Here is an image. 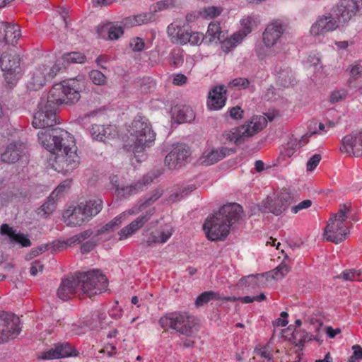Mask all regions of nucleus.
Returning a JSON list of instances; mask_svg holds the SVG:
<instances>
[{
	"mask_svg": "<svg viewBox=\"0 0 362 362\" xmlns=\"http://www.w3.org/2000/svg\"><path fill=\"white\" fill-rule=\"evenodd\" d=\"M81 86L74 78L54 84L46 97H42L38 104V111L34 115L33 126L42 131L56 129V107L61 104H74L81 98Z\"/></svg>",
	"mask_w": 362,
	"mask_h": 362,
	"instance_id": "obj_1",
	"label": "nucleus"
},
{
	"mask_svg": "<svg viewBox=\"0 0 362 362\" xmlns=\"http://www.w3.org/2000/svg\"><path fill=\"white\" fill-rule=\"evenodd\" d=\"M38 140L54 157L52 168L57 172L66 174L76 169L80 163L74 136L62 129L42 131L37 134Z\"/></svg>",
	"mask_w": 362,
	"mask_h": 362,
	"instance_id": "obj_2",
	"label": "nucleus"
},
{
	"mask_svg": "<svg viewBox=\"0 0 362 362\" xmlns=\"http://www.w3.org/2000/svg\"><path fill=\"white\" fill-rule=\"evenodd\" d=\"M243 216V208L236 203L223 206L218 212L209 216L203 229L211 241H222L228 236L230 227Z\"/></svg>",
	"mask_w": 362,
	"mask_h": 362,
	"instance_id": "obj_3",
	"label": "nucleus"
},
{
	"mask_svg": "<svg viewBox=\"0 0 362 362\" xmlns=\"http://www.w3.org/2000/svg\"><path fill=\"white\" fill-rule=\"evenodd\" d=\"M158 322L163 329H173L188 337H194L199 329L198 320L187 312L170 313L160 317Z\"/></svg>",
	"mask_w": 362,
	"mask_h": 362,
	"instance_id": "obj_4",
	"label": "nucleus"
},
{
	"mask_svg": "<svg viewBox=\"0 0 362 362\" xmlns=\"http://www.w3.org/2000/svg\"><path fill=\"white\" fill-rule=\"evenodd\" d=\"M129 132L132 141L131 148L134 153L142 152L151 146L156 139V133L148 120L139 115L133 120Z\"/></svg>",
	"mask_w": 362,
	"mask_h": 362,
	"instance_id": "obj_5",
	"label": "nucleus"
},
{
	"mask_svg": "<svg viewBox=\"0 0 362 362\" xmlns=\"http://www.w3.org/2000/svg\"><path fill=\"white\" fill-rule=\"evenodd\" d=\"M76 274L79 290L90 297L101 293L107 288V279L99 269Z\"/></svg>",
	"mask_w": 362,
	"mask_h": 362,
	"instance_id": "obj_6",
	"label": "nucleus"
},
{
	"mask_svg": "<svg viewBox=\"0 0 362 362\" xmlns=\"http://www.w3.org/2000/svg\"><path fill=\"white\" fill-rule=\"evenodd\" d=\"M267 121L263 116H254L245 124L226 133V140L235 144H241L246 139L254 136L262 130L267 125Z\"/></svg>",
	"mask_w": 362,
	"mask_h": 362,
	"instance_id": "obj_7",
	"label": "nucleus"
},
{
	"mask_svg": "<svg viewBox=\"0 0 362 362\" xmlns=\"http://www.w3.org/2000/svg\"><path fill=\"white\" fill-rule=\"evenodd\" d=\"M60 69L59 61L38 66L30 74L27 81L28 89L33 91L40 90L48 80L53 78Z\"/></svg>",
	"mask_w": 362,
	"mask_h": 362,
	"instance_id": "obj_8",
	"label": "nucleus"
},
{
	"mask_svg": "<svg viewBox=\"0 0 362 362\" xmlns=\"http://www.w3.org/2000/svg\"><path fill=\"white\" fill-rule=\"evenodd\" d=\"M21 59L14 52H4L0 57V67L4 72L5 79L8 83H13L21 74Z\"/></svg>",
	"mask_w": 362,
	"mask_h": 362,
	"instance_id": "obj_9",
	"label": "nucleus"
},
{
	"mask_svg": "<svg viewBox=\"0 0 362 362\" xmlns=\"http://www.w3.org/2000/svg\"><path fill=\"white\" fill-rule=\"evenodd\" d=\"M19 317L12 313L0 312V344L16 338L21 332Z\"/></svg>",
	"mask_w": 362,
	"mask_h": 362,
	"instance_id": "obj_10",
	"label": "nucleus"
},
{
	"mask_svg": "<svg viewBox=\"0 0 362 362\" xmlns=\"http://www.w3.org/2000/svg\"><path fill=\"white\" fill-rule=\"evenodd\" d=\"M349 235V230L345 223L328 220L324 230V238L329 242L338 244L346 240Z\"/></svg>",
	"mask_w": 362,
	"mask_h": 362,
	"instance_id": "obj_11",
	"label": "nucleus"
},
{
	"mask_svg": "<svg viewBox=\"0 0 362 362\" xmlns=\"http://www.w3.org/2000/svg\"><path fill=\"white\" fill-rule=\"evenodd\" d=\"M78 351L69 342L57 343L47 351L41 352L38 358L42 360H52L62 358L77 356Z\"/></svg>",
	"mask_w": 362,
	"mask_h": 362,
	"instance_id": "obj_12",
	"label": "nucleus"
},
{
	"mask_svg": "<svg viewBox=\"0 0 362 362\" xmlns=\"http://www.w3.org/2000/svg\"><path fill=\"white\" fill-rule=\"evenodd\" d=\"M242 29L238 32L231 35L230 38L225 40L223 43V49L226 52L230 51L231 48L236 47L242 40L249 33H251L252 29L256 26V21L252 16H247L240 21Z\"/></svg>",
	"mask_w": 362,
	"mask_h": 362,
	"instance_id": "obj_13",
	"label": "nucleus"
},
{
	"mask_svg": "<svg viewBox=\"0 0 362 362\" xmlns=\"http://www.w3.org/2000/svg\"><path fill=\"white\" fill-rule=\"evenodd\" d=\"M316 122H312L308 126V132L301 136L300 139L291 137L286 144L283 146L281 152L285 156L291 157L300 148L304 146L309 141V138L317 134L316 131Z\"/></svg>",
	"mask_w": 362,
	"mask_h": 362,
	"instance_id": "obj_14",
	"label": "nucleus"
},
{
	"mask_svg": "<svg viewBox=\"0 0 362 362\" xmlns=\"http://www.w3.org/2000/svg\"><path fill=\"white\" fill-rule=\"evenodd\" d=\"M338 26L336 18L331 14L322 15L311 25L310 32L315 37L324 36L327 33L335 30Z\"/></svg>",
	"mask_w": 362,
	"mask_h": 362,
	"instance_id": "obj_15",
	"label": "nucleus"
},
{
	"mask_svg": "<svg viewBox=\"0 0 362 362\" xmlns=\"http://www.w3.org/2000/svg\"><path fill=\"white\" fill-rule=\"evenodd\" d=\"M191 153L189 146L180 144L175 146L165 158V163L169 169H175L187 160Z\"/></svg>",
	"mask_w": 362,
	"mask_h": 362,
	"instance_id": "obj_16",
	"label": "nucleus"
},
{
	"mask_svg": "<svg viewBox=\"0 0 362 362\" xmlns=\"http://www.w3.org/2000/svg\"><path fill=\"white\" fill-rule=\"evenodd\" d=\"M341 151L359 157L362 156V132H354L341 140Z\"/></svg>",
	"mask_w": 362,
	"mask_h": 362,
	"instance_id": "obj_17",
	"label": "nucleus"
},
{
	"mask_svg": "<svg viewBox=\"0 0 362 362\" xmlns=\"http://www.w3.org/2000/svg\"><path fill=\"white\" fill-rule=\"evenodd\" d=\"M286 30V25L279 20L269 23L263 33V42L267 47H274Z\"/></svg>",
	"mask_w": 362,
	"mask_h": 362,
	"instance_id": "obj_18",
	"label": "nucleus"
},
{
	"mask_svg": "<svg viewBox=\"0 0 362 362\" xmlns=\"http://www.w3.org/2000/svg\"><path fill=\"white\" fill-rule=\"evenodd\" d=\"M362 11L357 0H341L336 10V15L339 21H349L358 12Z\"/></svg>",
	"mask_w": 362,
	"mask_h": 362,
	"instance_id": "obj_19",
	"label": "nucleus"
},
{
	"mask_svg": "<svg viewBox=\"0 0 362 362\" xmlns=\"http://www.w3.org/2000/svg\"><path fill=\"white\" fill-rule=\"evenodd\" d=\"M155 212V209L152 208L148 210L145 214L139 216L136 219L130 223L128 226L124 227L119 232V240L127 239L132 235L139 229H140L147 221L150 220Z\"/></svg>",
	"mask_w": 362,
	"mask_h": 362,
	"instance_id": "obj_20",
	"label": "nucleus"
},
{
	"mask_svg": "<svg viewBox=\"0 0 362 362\" xmlns=\"http://www.w3.org/2000/svg\"><path fill=\"white\" fill-rule=\"evenodd\" d=\"M79 291L76 274H75L62 281L57 294L62 300H67Z\"/></svg>",
	"mask_w": 362,
	"mask_h": 362,
	"instance_id": "obj_21",
	"label": "nucleus"
},
{
	"mask_svg": "<svg viewBox=\"0 0 362 362\" xmlns=\"http://www.w3.org/2000/svg\"><path fill=\"white\" fill-rule=\"evenodd\" d=\"M21 36L18 25L13 23L0 21V42L6 44H14Z\"/></svg>",
	"mask_w": 362,
	"mask_h": 362,
	"instance_id": "obj_22",
	"label": "nucleus"
},
{
	"mask_svg": "<svg viewBox=\"0 0 362 362\" xmlns=\"http://www.w3.org/2000/svg\"><path fill=\"white\" fill-rule=\"evenodd\" d=\"M163 189L161 188H156L153 189L149 194L146 195L142 199H140L136 204L127 211L130 215L136 214L145 209L151 206L163 195Z\"/></svg>",
	"mask_w": 362,
	"mask_h": 362,
	"instance_id": "obj_23",
	"label": "nucleus"
},
{
	"mask_svg": "<svg viewBox=\"0 0 362 362\" xmlns=\"http://www.w3.org/2000/svg\"><path fill=\"white\" fill-rule=\"evenodd\" d=\"M233 152L232 149L226 147H222L218 150L205 151L199 158V162L205 166L211 165Z\"/></svg>",
	"mask_w": 362,
	"mask_h": 362,
	"instance_id": "obj_24",
	"label": "nucleus"
},
{
	"mask_svg": "<svg viewBox=\"0 0 362 362\" xmlns=\"http://www.w3.org/2000/svg\"><path fill=\"white\" fill-rule=\"evenodd\" d=\"M63 218L68 226H81L88 220L83 214L78 204L74 208H69L63 213Z\"/></svg>",
	"mask_w": 362,
	"mask_h": 362,
	"instance_id": "obj_25",
	"label": "nucleus"
},
{
	"mask_svg": "<svg viewBox=\"0 0 362 362\" xmlns=\"http://www.w3.org/2000/svg\"><path fill=\"white\" fill-rule=\"evenodd\" d=\"M153 179L151 176H144L137 182L126 187L117 186V194L120 197H127L131 195L136 194L144 190V188L151 184Z\"/></svg>",
	"mask_w": 362,
	"mask_h": 362,
	"instance_id": "obj_26",
	"label": "nucleus"
},
{
	"mask_svg": "<svg viewBox=\"0 0 362 362\" xmlns=\"http://www.w3.org/2000/svg\"><path fill=\"white\" fill-rule=\"evenodd\" d=\"M226 93V90L223 86H218L212 88L209 91L207 100L209 109L218 110L222 108L226 104V98L224 95Z\"/></svg>",
	"mask_w": 362,
	"mask_h": 362,
	"instance_id": "obj_27",
	"label": "nucleus"
},
{
	"mask_svg": "<svg viewBox=\"0 0 362 362\" xmlns=\"http://www.w3.org/2000/svg\"><path fill=\"white\" fill-rule=\"evenodd\" d=\"M97 31L100 37L110 40L119 39L124 33L123 27L113 23L99 25Z\"/></svg>",
	"mask_w": 362,
	"mask_h": 362,
	"instance_id": "obj_28",
	"label": "nucleus"
},
{
	"mask_svg": "<svg viewBox=\"0 0 362 362\" xmlns=\"http://www.w3.org/2000/svg\"><path fill=\"white\" fill-rule=\"evenodd\" d=\"M172 235V228L151 232L146 240H142L141 245L144 247H151L156 244L165 243Z\"/></svg>",
	"mask_w": 362,
	"mask_h": 362,
	"instance_id": "obj_29",
	"label": "nucleus"
},
{
	"mask_svg": "<svg viewBox=\"0 0 362 362\" xmlns=\"http://www.w3.org/2000/svg\"><path fill=\"white\" fill-rule=\"evenodd\" d=\"M286 208L279 197L272 199L267 197L259 205V210L262 213H272L276 216L280 215Z\"/></svg>",
	"mask_w": 362,
	"mask_h": 362,
	"instance_id": "obj_30",
	"label": "nucleus"
},
{
	"mask_svg": "<svg viewBox=\"0 0 362 362\" xmlns=\"http://www.w3.org/2000/svg\"><path fill=\"white\" fill-rule=\"evenodd\" d=\"M25 146L23 144H11L6 151L1 153V160L4 163H12L18 160L25 151Z\"/></svg>",
	"mask_w": 362,
	"mask_h": 362,
	"instance_id": "obj_31",
	"label": "nucleus"
},
{
	"mask_svg": "<svg viewBox=\"0 0 362 362\" xmlns=\"http://www.w3.org/2000/svg\"><path fill=\"white\" fill-rule=\"evenodd\" d=\"M78 206H80L83 214L89 221L102 210L103 202L100 199H93L82 202L78 204Z\"/></svg>",
	"mask_w": 362,
	"mask_h": 362,
	"instance_id": "obj_32",
	"label": "nucleus"
},
{
	"mask_svg": "<svg viewBox=\"0 0 362 362\" xmlns=\"http://www.w3.org/2000/svg\"><path fill=\"white\" fill-rule=\"evenodd\" d=\"M153 20L154 15L152 13H145L127 17L124 19L123 23L127 27H133L147 24Z\"/></svg>",
	"mask_w": 362,
	"mask_h": 362,
	"instance_id": "obj_33",
	"label": "nucleus"
},
{
	"mask_svg": "<svg viewBox=\"0 0 362 362\" xmlns=\"http://www.w3.org/2000/svg\"><path fill=\"white\" fill-rule=\"evenodd\" d=\"M277 74V83L279 86L286 88L294 85L296 79L291 69L288 67H280L276 69Z\"/></svg>",
	"mask_w": 362,
	"mask_h": 362,
	"instance_id": "obj_34",
	"label": "nucleus"
},
{
	"mask_svg": "<svg viewBox=\"0 0 362 362\" xmlns=\"http://www.w3.org/2000/svg\"><path fill=\"white\" fill-rule=\"evenodd\" d=\"M113 127L110 125L93 124L90 130L92 137L98 141H103L113 134Z\"/></svg>",
	"mask_w": 362,
	"mask_h": 362,
	"instance_id": "obj_35",
	"label": "nucleus"
},
{
	"mask_svg": "<svg viewBox=\"0 0 362 362\" xmlns=\"http://www.w3.org/2000/svg\"><path fill=\"white\" fill-rule=\"evenodd\" d=\"M54 195L55 192H52L45 203L37 209V214L39 216L46 217L52 214L56 209V201L54 199L56 197Z\"/></svg>",
	"mask_w": 362,
	"mask_h": 362,
	"instance_id": "obj_36",
	"label": "nucleus"
},
{
	"mask_svg": "<svg viewBox=\"0 0 362 362\" xmlns=\"http://www.w3.org/2000/svg\"><path fill=\"white\" fill-rule=\"evenodd\" d=\"M93 235L91 229L83 230L66 239L64 243L67 247H71L77 244H83L86 240L89 239Z\"/></svg>",
	"mask_w": 362,
	"mask_h": 362,
	"instance_id": "obj_37",
	"label": "nucleus"
},
{
	"mask_svg": "<svg viewBox=\"0 0 362 362\" xmlns=\"http://www.w3.org/2000/svg\"><path fill=\"white\" fill-rule=\"evenodd\" d=\"M221 27L218 23L212 22L209 23L208 30L205 35V39H208V42L211 43L221 40Z\"/></svg>",
	"mask_w": 362,
	"mask_h": 362,
	"instance_id": "obj_38",
	"label": "nucleus"
},
{
	"mask_svg": "<svg viewBox=\"0 0 362 362\" xmlns=\"http://www.w3.org/2000/svg\"><path fill=\"white\" fill-rule=\"evenodd\" d=\"M213 299L220 300L221 296L218 293L212 291H205L197 296L194 304L197 307H202Z\"/></svg>",
	"mask_w": 362,
	"mask_h": 362,
	"instance_id": "obj_39",
	"label": "nucleus"
},
{
	"mask_svg": "<svg viewBox=\"0 0 362 362\" xmlns=\"http://www.w3.org/2000/svg\"><path fill=\"white\" fill-rule=\"evenodd\" d=\"M338 279H341L344 281H362V270H356L354 269H346L343 271L339 276Z\"/></svg>",
	"mask_w": 362,
	"mask_h": 362,
	"instance_id": "obj_40",
	"label": "nucleus"
},
{
	"mask_svg": "<svg viewBox=\"0 0 362 362\" xmlns=\"http://www.w3.org/2000/svg\"><path fill=\"white\" fill-rule=\"evenodd\" d=\"M16 230L6 223H4L0 227V234L6 237V240L9 244H15V240L17 235Z\"/></svg>",
	"mask_w": 362,
	"mask_h": 362,
	"instance_id": "obj_41",
	"label": "nucleus"
},
{
	"mask_svg": "<svg viewBox=\"0 0 362 362\" xmlns=\"http://www.w3.org/2000/svg\"><path fill=\"white\" fill-rule=\"evenodd\" d=\"M99 242V237L96 236L95 234H93L81 245V252L82 254L89 253L97 246Z\"/></svg>",
	"mask_w": 362,
	"mask_h": 362,
	"instance_id": "obj_42",
	"label": "nucleus"
},
{
	"mask_svg": "<svg viewBox=\"0 0 362 362\" xmlns=\"http://www.w3.org/2000/svg\"><path fill=\"white\" fill-rule=\"evenodd\" d=\"M290 271V267L284 262L270 272L272 277L276 280L283 279Z\"/></svg>",
	"mask_w": 362,
	"mask_h": 362,
	"instance_id": "obj_43",
	"label": "nucleus"
},
{
	"mask_svg": "<svg viewBox=\"0 0 362 362\" xmlns=\"http://www.w3.org/2000/svg\"><path fill=\"white\" fill-rule=\"evenodd\" d=\"M349 209L350 206H348L346 204H341L338 212L332 214L329 218V220L345 223L348 218V212L349 211Z\"/></svg>",
	"mask_w": 362,
	"mask_h": 362,
	"instance_id": "obj_44",
	"label": "nucleus"
},
{
	"mask_svg": "<svg viewBox=\"0 0 362 362\" xmlns=\"http://www.w3.org/2000/svg\"><path fill=\"white\" fill-rule=\"evenodd\" d=\"M63 59L68 63H83L86 60L85 55L80 52H70L63 55Z\"/></svg>",
	"mask_w": 362,
	"mask_h": 362,
	"instance_id": "obj_45",
	"label": "nucleus"
},
{
	"mask_svg": "<svg viewBox=\"0 0 362 362\" xmlns=\"http://www.w3.org/2000/svg\"><path fill=\"white\" fill-rule=\"evenodd\" d=\"M221 9L216 6H209L202 8L199 14L204 18H213L221 14Z\"/></svg>",
	"mask_w": 362,
	"mask_h": 362,
	"instance_id": "obj_46",
	"label": "nucleus"
},
{
	"mask_svg": "<svg viewBox=\"0 0 362 362\" xmlns=\"http://www.w3.org/2000/svg\"><path fill=\"white\" fill-rule=\"evenodd\" d=\"M137 86L140 88L141 92L147 93L155 88L154 81L149 77L143 78L138 80Z\"/></svg>",
	"mask_w": 362,
	"mask_h": 362,
	"instance_id": "obj_47",
	"label": "nucleus"
},
{
	"mask_svg": "<svg viewBox=\"0 0 362 362\" xmlns=\"http://www.w3.org/2000/svg\"><path fill=\"white\" fill-rule=\"evenodd\" d=\"M188 37H187V43H189L191 45H200L202 42L206 40L205 36L199 32H188Z\"/></svg>",
	"mask_w": 362,
	"mask_h": 362,
	"instance_id": "obj_48",
	"label": "nucleus"
},
{
	"mask_svg": "<svg viewBox=\"0 0 362 362\" xmlns=\"http://www.w3.org/2000/svg\"><path fill=\"white\" fill-rule=\"evenodd\" d=\"M89 77L92 82L98 86L104 85L106 82L105 76L98 70H92L89 73Z\"/></svg>",
	"mask_w": 362,
	"mask_h": 362,
	"instance_id": "obj_49",
	"label": "nucleus"
},
{
	"mask_svg": "<svg viewBox=\"0 0 362 362\" xmlns=\"http://www.w3.org/2000/svg\"><path fill=\"white\" fill-rule=\"evenodd\" d=\"M262 274H251L240 279L239 284L243 286H257L259 278H262Z\"/></svg>",
	"mask_w": 362,
	"mask_h": 362,
	"instance_id": "obj_50",
	"label": "nucleus"
},
{
	"mask_svg": "<svg viewBox=\"0 0 362 362\" xmlns=\"http://www.w3.org/2000/svg\"><path fill=\"white\" fill-rule=\"evenodd\" d=\"M347 95V90L345 89L334 90L331 93L329 101L331 103L334 104L345 99Z\"/></svg>",
	"mask_w": 362,
	"mask_h": 362,
	"instance_id": "obj_51",
	"label": "nucleus"
},
{
	"mask_svg": "<svg viewBox=\"0 0 362 362\" xmlns=\"http://www.w3.org/2000/svg\"><path fill=\"white\" fill-rule=\"evenodd\" d=\"M228 85L239 89H246L250 85V81L247 78H236L232 80Z\"/></svg>",
	"mask_w": 362,
	"mask_h": 362,
	"instance_id": "obj_52",
	"label": "nucleus"
},
{
	"mask_svg": "<svg viewBox=\"0 0 362 362\" xmlns=\"http://www.w3.org/2000/svg\"><path fill=\"white\" fill-rule=\"evenodd\" d=\"M187 36H188V32L187 31L185 32L180 27V28L178 30V32H177V37H174L171 42L173 43L180 44V45H186L187 44V37H188Z\"/></svg>",
	"mask_w": 362,
	"mask_h": 362,
	"instance_id": "obj_53",
	"label": "nucleus"
},
{
	"mask_svg": "<svg viewBox=\"0 0 362 362\" xmlns=\"http://www.w3.org/2000/svg\"><path fill=\"white\" fill-rule=\"evenodd\" d=\"M238 299L240 301H241L243 303H250L254 301H258V302L262 301L266 299V296L264 295V293H261L258 296H244V297H238Z\"/></svg>",
	"mask_w": 362,
	"mask_h": 362,
	"instance_id": "obj_54",
	"label": "nucleus"
},
{
	"mask_svg": "<svg viewBox=\"0 0 362 362\" xmlns=\"http://www.w3.org/2000/svg\"><path fill=\"white\" fill-rule=\"evenodd\" d=\"M15 244H19L21 247H27L31 245V242L27 235L18 233L15 240Z\"/></svg>",
	"mask_w": 362,
	"mask_h": 362,
	"instance_id": "obj_55",
	"label": "nucleus"
},
{
	"mask_svg": "<svg viewBox=\"0 0 362 362\" xmlns=\"http://www.w3.org/2000/svg\"><path fill=\"white\" fill-rule=\"evenodd\" d=\"M321 160L320 154L313 155L307 162L306 168L308 171H313L319 164Z\"/></svg>",
	"mask_w": 362,
	"mask_h": 362,
	"instance_id": "obj_56",
	"label": "nucleus"
},
{
	"mask_svg": "<svg viewBox=\"0 0 362 362\" xmlns=\"http://www.w3.org/2000/svg\"><path fill=\"white\" fill-rule=\"evenodd\" d=\"M312 205V201L310 199L304 200L300 203H298L297 205L293 206L291 207V212L293 214H297L298 211L303 209H308Z\"/></svg>",
	"mask_w": 362,
	"mask_h": 362,
	"instance_id": "obj_57",
	"label": "nucleus"
},
{
	"mask_svg": "<svg viewBox=\"0 0 362 362\" xmlns=\"http://www.w3.org/2000/svg\"><path fill=\"white\" fill-rule=\"evenodd\" d=\"M130 47L134 52H141L144 47V42L141 38L135 37L130 42Z\"/></svg>",
	"mask_w": 362,
	"mask_h": 362,
	"instance_id": "obj_58",
	"label": "nucleus"
},
{
	"mask_svg": "<svg viewBox=\"0 0 362 362\" xmlns=\"http://www.w3.org/2000/svg\"><path fill=\"white\" fill-rule=\"evenodd\" d=\"M278 197H279L280 199H281L284 205H285V207L286 209L293 202V197L287 191H284L281 192V194Z\"/></svg>",
	"mask_w": 362,
	"mask_h": 362,
	"instance_id": "obj_59",
	"label": "nucleus"
},
{
	"mask_svg": "<svg viewBox=\"0 0 362 362\" xmlns=\"http://www.w3.org/2000/svg\"><path fill=\"white\" fill-rule=\"evenodd\" d=\"M228 112L233 119H239L243 117V111L239 106L231 107Z\"/></svg>",
	"mask_w": 362,
	"mask_h": 362,
	"instance_id": "obj_60",
	"label": "nucleus"
},
{
	"mask_svg": "<svg viewBox=\"0 0 362 362\" xmlns=\"http://www.w3.org/2000/svg\"><path fill=\"white\" fill-rule=\"evenodd\" d=\"M98 111H93L90 113H88L83 116L79 117L77 119L78 122L81 124L84 125L90 122V119L93 118L96 115L98 114Z\"/></svg>",
	"mask_w": 362,
	"mask_h": 362,
	"instance_id": "obj_61",
	"label": "nucleus"
},
{
	"mask_svg": "<svg viewBox=\"0 0 362 362\" xmlns=\"http://www.w3.org/2000/svg\"><path fill=\"white\" fill-rule=\"evenodd\" d=\"M180 28V26H179L176 24H174V23H171L168 26L167 33H168V37L170 38L171 41L174 37H177V32Z\"/></svg>",
	"mask_w": 362,
	"mask_h": 362,
	"instance_id": "obj_62",
	"label": "nucleus"
},
{
	"mask_svg": "<svg viewBox=\"0 0 362 362\" xmlns=\"http://www.w3.org/2000/svg\"><path fill=\"white\" fill-rule=\"evenodd\" d=\"M187 76L182 74L174 75L173 83L176 86H182L186 83Z\"/></svg>",
	"mask_w": 362,
	"mask_h": 362,
	"instance_id": "obj_63",
	"label": "nucleus"
},
{
	"mask_svg": "<svg viewBox=\"0 0 362 362\" xmlns=\"http://www.w3.org/2000/svg\"><path fill=\"white\" fill-rule=\"evenodd\" d=\"M43 269V265L39 262H34L32 263L30 272L32 276H36L38 272H41Z\"/></svg>",
	"mask_w": 362,
	"mask_h": 362,
	"instance_id": "obj_64",
	"label": "nucleus"
}]
</instances>
